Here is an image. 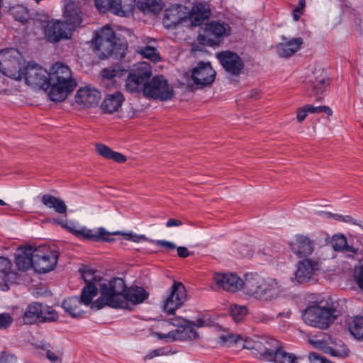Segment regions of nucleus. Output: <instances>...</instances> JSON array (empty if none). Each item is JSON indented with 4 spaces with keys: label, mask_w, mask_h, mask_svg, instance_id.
<instances>
[{
    "label": "nucleus",
    "mask_w": 363,
    "mask_h": 363,
    "mask_svg": "<svg viewBox=\"0 0 363 363\" xmlns=\"http://www.w3.org/2000/svg\"><path fill=\"white\" fill-rule=\"evenodd\" d=\"M339 303L329 297L326 300L313 302L304 310L302 317L308 325L327 329L342 314Z\"/></svg>",
    "instance_id": "f03ea898"
},
{
    "label": "nucleus",
    "mask_w": 363,
    "mask_h": 363,
    "mask_svg": "<svg viewBox=\"0 0 363 363\" xmlns=\"http://www.w3.org/2000/svg\"><path fill=\"white\" fill-rule=\"evenodd\" d=\"M48 81L50 87L49 97L55 102L64 101L77 86L70 68L60 62H57L52 66Z\"/></svg>",
    "instance_id": "7ed1b4c3"
},
{
    "label": "nucleus",
    "mask_w": 363,
    "mask_h": 363,
    "mask_svg": "<svg viewBox=\"0 0 363 363\" xmlns=\"http://www.w3.org/2000/svg\"><path fill=\"white\" fill-rule=\"evenodd\" d=\"M216 74L210 62H199L192 70L191 78L195 84L206 86L214 82Z\"/></svg>",
    "instance_id": "2eb2a0df"
},
{
    "label": "nucleus",
    "mask_w": 363,
    "mask_h": 363,
    "mask_svg": "<svg viewBox=\"0 0 363 363\" xmlns=\"http://www.w3.org/2000/svg\"><path fill=\"white\" fill-rule=\"evenodd\" d=\"M216 57L229 78H238L243 72L245 62L237 52L224 50L216 52Z\"/></svg>",
    "instance_id": "6e6552de"
},
{
    "label": "nucleus",
    "mask_w": 363,
    "mask_h": 363,
    "mask_svg": "<svg viewBox=\"0 0 363 363\" xmlns=\"http://www.w3.org/2000/svg\"><path fill=\"white\" fill-rule=\"evenodd\" d=\"M94 51L100 59L112 56L116 60L125 57L128 49L125 41L117 38L113 29L106 26L95 31Z\"/></svg>",
    "instance_id": "20e7f679"
},
{
    "label": "nucleus",
    "mask_w": 363,
    "mask_h": 363,
    "mask_svg": "<svg viewBox=\"0 0 363 363\" xmlns=\"http://www.w3.org/2000/svg\"><path fill=\"white\" fill-rule=\"evenodd\" d=\"M13 318L9 313L0 314V329L9 328L13 323Z\"/></svg>",
    "instance_id": "3c124183"
},
{
    "label": "nucleus",
    "mask_w": 363,
    "mask_h": 363,
    "mask_svg": "<svg viewBox=\"0 0 363 363\" xmlns=\"http://www.w3.org/2000/svg\"><path fill=\"white\" fill-rule=\"evenodd\" d=\"M65 23L73 30L82 22V12L78 3L68 0L63 8Z\"/></svg>",
    "instance_id": "a211bd4d"
},
{
    "label": "nucleus",
    "mask_w": 363,
    "mask_h": 363,
    "mask_svg": "<svg viewBox=\"0 0 363 363\" xmlns=\"http://www.w3.org/2000/svg\"><path fill=\"white\" fill-rule=\"evenodd\" d=\"M170 353V351L166 347H161L155 349L151 351L146 357L145 359H152L155 357L167 355Z\"/></svg>",
    "instance_id": "603ef678"
},
{
    "label": "nucleus",
    "mask_w": 363,
    "mask_h": 363,
    "mask_svg": "<svg viewBox=\"0 0 363 363\" xmlns=\"http://www.w3.org/2000/svg\"><path fill=\"white\" fill-rule=\"evenodd\" d=\"M220 342L223 344L232 345L235 344L241 339L240 335H235L233 334L223 335L219 337Z\"/></svg>",
    "instance_id": "8fccbe9b"
},
{
    "label": "nucleus",
    "mask_w": 363,
    "mask_h": 363,
    "mask_svg": "<svg viewBox=\"0 0 363 363\" xmlns=\"http://www.w3.org/2000/svg\"><path fill=\"white\" fill-rule=\"evenodd\" d=\"M99 289L100 296L92 304V308L97 310L106 306L113 308H128V302L137 305L149 297V293L141 286L126 289L123 279L118 277L101 284Z\"/></svg>",
    "instance_id": "f257e3e1"
},
{
    "label": "nucleus",
    "mask_w": 363,
    "mask_h": 363,
    "mask_svg": "<svg viewBox=\"0 0 363 363\" xmlns=\"http://www.w3.org/2000/svg\"><path fill=\"white\" fill-rule=\"evenodd\" d=\"M124 101L125 98L121 91L108 94L101 102V108L104 113L111 114L118 111Z\"/></svg>",
    "instance_id": "4be33fe9"
},
{
    "label": "nucleus",
    "mask_w": 363,
    "mask_h": 363,
    "mask_svg": "<svg viewBox=\"0 0 363 363\" xmlns=\"http://www.w3.org/2000/svg\"><path fill=\"white\" fill-rule=\"evenodd\" d=\"M43 33L46 40L50 43H57L62 40L71 38L72 30L62 20L52 19L43 25Z\"/></svg>",
    "instance_id": "f8f14e48"
},
{
    "label": "nucleus",
    "mask_w": 363,
    "mask_h": 363,
    "mask_svg": "<svg viewBox=\"0 0 363 363\" xmlns=\"http://www.w3.org/2000/svg\"><path fill=\"white\" fill-rule=\"evenodd\" d=\"M157 246L164 247L168 250H174L176 248V245L167 240H157L155 242Z\"/></svg>",
    "instance_id": "052dcab7"
},
{
    "label": "nucleus",
    "mask_w": 363,
    "mask_h": 363,
    "mask_svg": "<svg viewBox=\"0 0 363 363\" xmlns=\"http://www.w3.org/2000/svg\"><path fill=\"white\" fill-rule=\"evenodd\" d=\"M81 305L82 303L77 296L67 298L62 303V307L65 311L74 318L79 316L84 313Z\"/></svg>",
    "instance_id": "72a5a7b5"
},
{
    "label": "nucleus",
    "mask_w": 363,
    "mask_h": 363,
    "mask_svg": "<svg viewBox=\"0 0 363 363\" xmlns=\"http://www.w3.org/2000/svg\"><path fill=\"white\" fill-rule=\"evenodd\" d=\"M82 277L86 284H94V282L100 281V277L94 275V272L92 269L84 271L82 274Z\"/></svg>",
    "instance_id": "09e8293b"
},
{
    "label": "nucleus",
    "mask_w": 363,
    "mask_h": 363,
    "mask_svg": "<svg viewBox=\"0 0 363 363\" xmlns=\"http://www.w3.org/2000/svg\"><path fill=\"white\" fill-rule=\"evenodd\" d=\"M177 250L178 256L182 258L187 257L192 255V253H191L185 247H178Z\"/></svg>",
    "instance_id": "e2e57ef3"
},
{
    "label": "nucleus",
    "mask_w": 363,
    "mask_h": 363,
    "mask_svg": "<svg viewBox=\"0 0 363 363\" xmlns=\"http://www.w3.org/2000/svg\"><path fill=\"white\" fill-rule=\"evenodd\" d=\"M230 316L235 323H240L248 313V310L245 306H239L235 304L230 306Z\"/></svg>",
    "instance_id": "a19ab883"
},
{
    "label": "nucleus",
    "mask_w": 363,
    "mask_h": 363,
    "mask_svg": "<svg viewBox=\"0 0 363 363\" xmlns=\"http://www.w3.org/2000/svg\"><path fill=\"white\" fill-rule=\"evenodd\" d=\"M354 278L358 286L363 289V264L355 270Z\"/></svg>",
    "instance_id": "6e6d98bb"
},
{
    "label": "nucleus",
    "mask_w": 363,
    "mask_h": 363,
    "mask_svg": "<svg viewBox=\"0 0 363 363\" xmlns=\"http://www.w3.org/2000/svg\"><path fill=\"white\" fill-rule=\"evenodd\" d=\"M73 234L79 238L91 240L93 241L102 240L111 242L113 240V238H109V234L106 233L105 229L103 228H99L96 233H94L91 230L82 228L81 230H73Z\"/></svg>",
    "instance_id": "cd10ccee"
},
{
    "label": "nucleus",
    "mask_w": 363,
    "mask_h": 363,
    "mask_svg": "<svg viewBox=\"0 0 363 363\" xmlns=\"http://www.w3.org/2000/svg\"><path fill=\"white\" fill-rule=\"evenodd\" d=\"M174 90L162 75H157L147 82L144 96L147 98L167 101L172 98Z\"/></svg>",
    "instance_id": "9d476101"
},
{
    "label": "nucleus",
    "mask_w": 363,
    "mask_h": 363,
    "mask_svg": "<svg viewBox=\"0 0 363 363\" xmlns=\"http://www.w3.org/2000/svg\"><path fill=\"white\" fill-rule=\"evenodd\" d=\"M291 250L298 257H307L313 251V243L308 238L303 235H297L295 241L291 244Z\"/></svg>",
    "instance_id": "b1692460"
},
{
    "label": "nucleus",
    "mask_w": 363,
    "mask_h": 363,
    "mask_svg": "<svg viewBox=\"0 0 363 363\" xmlns=\"http://www.w3.org/2000/svg\"><path fill=\"white\" fill-rule=\"evenodd\" d=\"M23 56L14 48L0 51V71L9 78L21 80L23 78L21 65Z\"/></svg>",
    "instance_id": "423d86ee"
},
{
    "label": "nucleus",
    "mask_w": 363,
    "mask_h": 363,
    "mask_svg": "<svg viewBox=\"0 0 363 363\" xmlns=\"http://www.w3.org/2000/svg\"><path fill=\"white\" fill-rule=\"evenodd\" d=\"M11 13L16 21L24 22L28 18V11L26 7L16 5L10 9Z\"/></svg>",
    "instance_id": "37998d69"
},
{
    "label": "nucleus",
    "mask_w": 363,
    "mask_h": 363,
    "mask_svg": "<svg viewBox=\"0 0 363 363\" xmlns=\"http://www.w3.org/2000/svg\"><path fill=\"white\" fill-rule=\"evenodd\" d=\"M306 108H308V111H309L310 113H325L328 116H331L333 114L332 109L329 106H314L313 105L308 104L306 105Z\"/></svg>",
    "instance_id": "49530a36"
},
{
    "label": "nucleus",
    "mask_w": 363,
    "mask_h": 363,
    "mask_svg": "<svg viewBox=\"0 0 363 363\" xmlns=\"http://www.w3.org/2000/svg\"><path fill=\"white\" fill-rule=\"evenodd\" d=\"M152 74V68L148 63H139L129 72L125 79V90L129 93L143 92L144 94Z\"/></svg>",
    "instance_id": "39448f33"
},
{
    "label": "nucleus",
    "mask_w": 363,
    "mask_h": 363,
    "mask_svg": "<svg viewBox=\"0 0 363 363\" xmlns=\"http://www.w3.org/2000/svg\"><path fill=\"white\" fill-rule=\"evenodd\" d=\"M188 324H191L193 327L196 326L199 328L208 325V323H207L206 320L202 318H198L195 322L189 321L188 322Z\"/></svg>",
    "instance_id": "0e129e2a"
},
{
    "label": "nucleus",
    "mask_w": 363,
    "mask_h": 363,
    "mask_svg": "<svg viewBox=\"0 0 363 363\" xmlns=\"http://www.w3.org/2000/svg\"><path fill=\"white\" fill-rule=\"evenodd\" d=\"M311 363H330V361L316 352H312L309 355Z\"/></svg>",
    "instance_id": "13d9d810"
},
{
    "label": "nucleus",
    "mask_w": 363,
    "mask_h": 363,
    "mask_svg": "<svg viewBox=\"0 0 363 363\" xmlns=\"http://www.w3.org/2000/svg\"><path fill=\"white\" fill-rule=\"evenodd\" d=\"M213 279L220 288L228 291L235 292L242 287V280L235 274L218 273Z\"/></svg>",
    "instance_id": "6ab92c4d"
},
{
    "label": "nucleus",
    "mask_w": 363,
    "mask_h": 363,
    "mask_svg": "<svg viewBox=\"0 0 363 363\" xmlns=\"http://www.w3.org/2000/svg\"><path fill=\"white\" fill-rule=\"evenodd\" d=\"M46 357L52 363L56 362L59 359L58 356L51 350L46 352Z\"/></svg>",
    "instance_id": "338daca9"
},
{
    "label": "nucleus",
    "mask_w": 363,
    "mask_h": 363,
    "mask_svg": "<svg viewBox=\"0 0 363 363\" xmlns=\"http://www.w3.org/2000/svg\"><path fill=\"white\" fill-rule=\"evenodd\" d=\"M331 244L333 248L336 252L346 251L350 252L352 255H357L358 250L354 248L353 246L347 245V239L343 235H334L332 237Z\"/></svg>",
    "instance_id": "f704fd0d"
},
{
    "label": "nucleus",
    "mask_w": 363,
    "mask_h": 363,
    "mask_svg": "<svg viewBox=\"0 0 363 363\" xmlns=\"http://www.w3.org/2000/svg\"><path fill=\"white\" fill-rule=\"evenodd\" d=\"M34 250L31 247H26L16 255V264L21 271H26L30 267L34 269Z\"/></svg>",
    "instance_id": "bb28decb"
},
{
    "label": "nucleus",
    "mask_w": 363,
    "mask_h": 363,
    "mask_svg": "<svg viewBox=\"0 0 363 363\" xmlns=\"http://www.w3.org/2000/svg\"><path fill=\"white\" fill-rule=\"evenodd\" d=\"M156 336L160 340H194L199 337V333L191 324H186L184 327L172 330L167 333H156Z\"/></svg>",
    "instance_id": "f3484780"
},
{
    "label": "nucleus",
    "mask_w": 363,
    "mask_h": 363,
    "mask_svg": "<svg viewBox=\"0 0 363 363\" xmlns=\"http://www.w3.org/2000/svg\"><path fill=\"white\" fill-rule=\"evenodd\" d=\"M99 99L100 92L89 87L80 88L75 95L76 103L86 108L96 105Z\"/></svg>",
    "instance_id": "412c9836"
},
{
    "label": "nucleus",
    "mask_w": 363,
    "mask_h": 363,
    "mask_svg": "<svg viewBox=\"0 0 363 363\" xmlns=\"http://www.w3.org/2000/svg\"><path fill=\"white\" fill-rule=\"evenodd\" d=\"M187 294L184 285L174 281L170 293L164 301L163 309L167 314H173L186 301Z\"/></svg>",
    "instance_id": "ddd939ff"
},
{
    "label": "nucleus",
    "mask_w": 363,
    "mask_h": 363,
    "mask_svg": "<svg viewBox=\"0 0 363 363\" xmlns=\"http://www.w3.org/2000/svg\"><path fill=\"white\" fill-rule=\"evenodd\" d=\"M41 201L47 208H53L57 213L64 214L67 213V206L64 201L60 198L51 194H44L41 198Z\"/></svg>",
    "instance_id": "7c9ffc66"
},
{
    "label": "nucleus",
    "mask_w": 363,
    "mask_h": 363,
    "mask_svg": "<svg viewBox=\"0 0 363 363\" xmlns=\"http://www.w3.org/2000/svg\"><path fill=\"white\" fill-rule=\"evenodd\" d=\"M302 44L303 39L300 37L281 43L277 47L278 55L285 58L290 57L301 48Z\"/></svg>",
    "instance_id": "c756f323"
},
{
    "label": "nucleus",
    "mask_w": 363,
    "mask_h": 363,
    "mask_svg": "<svg viewBox=\"0 0 363 363\" xmlns=\"http://www.w3.org/2000/svg\"><path fill=\"white\" fill-rule=\"evenodd\" d=\"M11 263L8 258L0 257V274H6L9 272Z\"/></svg>",
    "instance_id": "864d4df0"
},
{
    "label": "nucleus",
    "mask_w": 363,
    "mask_h": 363,
    "mask_svg": "<svg viewBox=\"0 0 363 363\" xmlns=\"http://www.w3.org/2000/svg\"><path fill=\"white\" fill-rule=\"evenodd\" d=\"M182 224V222L180 220L170 218L167 220L166 223V226L168 228L173 226H179Z\"/></svg>",
    "instance_id": "774afa93"
},
{
    "label": "nucleus",
    "mask_w": 363,
    "mask_h": 363,
    "mask_svg": "<svg viewBox=\"0 0 363 363\" xmlns=\"http://www.w3.org/2000/svg\"><path fill=\"white\" fill-rule=\"evenodd\" d=\"M230 26L224 22L212 21L209 23L207 32L208 35H212L219 39L230 34Z\"/></svg>",
    "instance_id": "473e14b6"
},
{
    "label": "nucleus",
    "mask_w": 363,
    "mask_h": 363,
    "mask_svg": "<svg viewBox=\"0 0 363 363\" xmlns=\"http://www.w3.org/2000/svg\"><path fill=\"white\" fill-rule=\"evenodd\" d=\"M139 8L145 13L157 14L162 9L161 0H139Z\"/></svg>",
    "instance_id": "4c0bfd02"
},
{
    "label": "nucleus",
    "mask_w": 363,
    "mask_h": 363,
    "mask_svg": "<svg viewBox=\"0 0 363 363\" xmlns=\"http://www.w3.org/2000/svg\"><path fill=\"white\" fill-rule=\"evenodd\" d=\"M187 8L180 4H176L166 9L162 19L165 28H175L179 23L188 20Z\"/></svg>",
    "instance_id": "dca6fc26"
},
{
    "label": "nucleus",
    "mask_w": 363,
    "mask_h": 363,
    "mask_svg": "<svg viewBox=\"0 0 363 363\" xmlns=\"http://www.w3.org/2000/svg\"><path fill=\"white\" fill-rule=\"evenodd\" d=\"M320 269L318 261L311 259H304L298 262L297 269L294 273V279L298 284H303L313 279L317 272ZM294 281V278H291Z\"/></svg>",
    "instance_id": "4468645a"
},
{
    "label": "nucleus",
    "mask_w": 363,
    "mask_h": 363,
    "mask_svg": "<svg viewBox=\"0 0 363 363\" xmlns=\"http://www.w3.org/2000/svg\"><path fill=\"white\" fill-rule=\"evenodd\" d=\"M123 72L119 68H107L102 70V77L105 79H113L116 77H120Z\"/></svg>",
    "instance_id": "a18cd8bd"
},
{
    "label": "nucleus",
    "mask_w": 363,
    "mask_h": 363,
    "mask_svg": "<svg viewBox=\"0 0 363 363\" xmlns=\"http://www.w3.org/2000/svg\"><path fill=\"white\" fill-rule=\"evenodd\" d=\"M279 294V289L277 281L274 280L266 281L263 279V283L255 296L256 298L262 301H270L276 298Z\"/></svg>",
    "instance_id": "393cba45"
},
{
    "label": "nucleus",
    "mask_w": 363,
    "mask_h": 363,
    "mask_svg": "<svg viewBox=\"0 0 363 363\" xmlns=\"http://www.w3.org/2000/svg\"><path fill=\"white\" fill-rule=\"evenodd\" d=\"M16 357L11 353L3 352L0 354V363H16Z\"/></svg>",
    "instance_id": "4d7b16f0"
},
{
    "label": "nucleus",
    "mask_w": 363,
    "mask_h": 363,
    "mask_svg": "<svg viewBox=\"0 0 363 363\" xmlns=\"http://www.w3.org/2000/svg\"><path fill=\"white\" fill-rule=\"evenodd\" d=\"M98 289L94 284H87L82 290L80 298H79L82 303L89 306L91 303L93 298L97 295ZM92 309H94L91 307ZM96 310V308H94Z\"/></svg>",
    "instance_id": "58836bf2"
},
{
    "label": "nucleus",
    "mask_w": 363,
    "mask_h": 363,
    "mask_svg": "<svg viewBox=\"0 0 363 363\" xmlns=\"http://www.w3.org/2000/svg\"><path fill=\"white\" fill-rule=\"evenodd\" d=\"M138 52L143 55V57L149 59L153 62H158L161 57L157 49L153 46H145L141 47L138 50Z\"/></svg>",
    "instance_id": "79ce46f5"
},
{
    "label": "nucleus",
    "mask_w": 363,
    "mask_h": 363,
    "mask_svg": "<svg viewBox=\"0 0 363 363\" xmlns=\"http://www.w3.org/2000/svg\"><path fill=\"white\" fill-rule=\"evenodd\" d=\"M167 322L169 324H172L174 326H177L178 328H181L182 327H184L186 324H188V322H189V320L182 318L180 317H177L175 318L167 320Z\"/></svg>",
    "instance_id": "bf43d9fd"
},
{
    "label": "nucleus",
    "mask_w": 363,
    "mask_h": 363,
    "mask_svg": "<svg viewBox=\"0 0 363 363\" xmlns=\"http://www.w3.org/2000/svg\"><path fill=\"white\" fill-rule=\"evenodd\" d=\"M325 352L333 357L345 358L348 357L350 350L346 346L341 345L338 348L334 347H328L325 348Z\"/></svg>",
    "instance_id": "c03bdc74"
},
{
    "label": "nucleus",
    "mask_w": 363,
    "mask_h": 363,
    "mask_svg": "<svg viewBox=\"0 0 363 363\" xmlns=\"http://www.w3.org/2000/svg\"><path fill=\"white\" fill-rule=\"evenodd\" d=\"M59 253L47 245L34 249V269L38 273H47L55 267Z\"/></svg>",
    "instance_id": "1a4fd4ad"
},
{
    "label": "nucleus",
    "mask_w": 363,
    "mask_h": 363,
    "mask_svg": "<svg viewBox=\"0 0 363 363\" xmlns=\"http://www.w3.org/2000/svg\"><path fill=\"white\" fill-rule=\"evenodd\" d=\"M211 15L209 5L205 2L196 4L191 11H187V18L194 26H201Z\"/></svg>",
    "instance_id": "aec40b11"
},
{
    "label": "nucleus",
    "mask_w": 363,
    "mask_h": 363,
    "mask_svg": "<svg viewBox=\"0 0 363 363\" xmlns=\"http://www.w3.org/2000/svg\"><path fill=\"white\" fill-rule=\"evenodd\" d=\"M57 318V313L51 307L34 302L26 308L23 320L26 324H33L36 322H52Z\"/></svg>",
    "instance_id": "0eeeda50"
},
{
    "label": "nucleus",
    "mask_w": 363,
    "mask_h": 363,
    "mask_svg": "<svg viewBox=\"0 0 363 363\" xmlns=\"http://www.w3.org/2000/svg\"><path fill=\"white\" fill-rule=\"evenodd\" d=\"M136 0H110L111 13L119 16H129L133 13Z\"/></svg>",
    "instance_id": "a878e982"
},
{
    "label": "nucleus",
    "mask_w": 363,
    "mask_h": 363,
    "mask_svg": "<svg viewBox=\"0 0 363 363\" xmlns=\"http://www.w3.org/2000/svg\"><path fill=\"white\" fill-rule=\"evenodd\" d=\"M328 85V79L325 77L320 76V77L315 78V81H310L308 89H311L315 95H318L325 91Z\"/></svg>",
    "instance_id": "ea45409f"
},
{
    "label": "nucleus",
    "mask_w": 363,
    "mask_h": 363,
    "mask_svg": "<svg viewBox=\"0 0 363 363\" xmlns=\"http://www.w3.org/2000/svg\"><path fill=\"white\" fill-rule=\"evenodd\" d=\"M305 7L306 2L298 1V5L293 9V18L295 21H298L300 19Z\"/></svg>",
    "instance_id": "5fc2aeb1"
},
{
    "label": "nucleus",
    "mask_w": 363,
    "mask_h": 363,
    "mask_svg": "<svg viewBox=\"0 0 363 363\" xmlns=\"http://www.w3.org/2000/svg\"><path fill=\"white\" fill-rule=\"evenodd\" d=\"M22 73L23 78L28 85L42 89L49 88V72L36 63L28 62Z\"/></svg>",
    "instance_id": "9b49d317"
},
{
    "label": "nucleus",
    "mask_w": 363,
    "mask_h": 363,
    "mask_svg": "<svg viewBox=\"0 0 363 363\" xmlns=\"http://www.w3.org/2000/svg\"><path fill=\"white\" fill-rule=\"evenodd\" d=\"M94 4L97 10L100 13L111 12L110 0H94Z\"/></svg>",
    "instance_id": "de8ad7c7"
},
{
    "label": "nucleus",
    "mask_w": 363,
    "mask_h": 363,
    "mask_svg": "<svg viewBox=\"0 0 363 363\" xmlns=\"http://www.w3.org/2000/svg\"><path fill=\"white\" fill-rule=\"evenodd\" d=\"M267 361L275 363H297V357L294 354L286 352L280 345L272 354L268 355Z\"/></svg>",
    "instance_id": "2f4dec72"
},
{
    "label": "nucleus",
    "mask_w": 363,
    "mask_h": 363,
    "mask_svg": "<svg viewBox=\"0 0 363 363\" xmlns=\"http://www.w3.org/2000/svg\"><path fill=\"white\" fill-rule=\"evenodd\" d=\"M309 111H308L306 106L298 109L296 115L297 121L298 122H302L303 121H304Z\"/></svg>",
    "instance_id": "680f3d73"
},
{
    "label": "nucleus",
    "mask_w": 363,
    "mask_h": 363,
    "mask_svg": "<svg viewBox=\"0 0 363 363\" xmlns=\"http://www.w3.org/2000/svg\"><path fill=\"white\" fill-rule=\"evenodd\" d=\"M350 334L358 340H363V316H355L348 323Z\"/></svg>",
    "instance_id": "e433bc0d"
},
{
    "label": "nucleus",
    "mask_w": 363,
    "mask_h": 363,
    "mask_svg": "<svg viewBox=\"0 0 363 363\" xmlns=\"http://www.w3.org/2000/svg\"><path fill=\"white\" fill-rule=\"evenodd\" d=\"M280 342L270 337L262 336L255 342L254 348L257 350L259 354L265 359H268V355L272 354L279 346Z\"/></svg>",
    "instance_id": "5701e85b"
},
{
    "label": "nucleus",
    "mask_w": 363,
    "mask_h": 363,
    "mask_svg": "<svg viewBox=\"0 0 363 363\" xmlns=\"http://www.w3.org/2000/svg\"><path fill=\"white\" fill-rule=\"evenodd\" d=\"M96 150L98 154L106 159H111L118 163H123L126 161V157L123 154L115 152L109 147L104 144H97L96 145Z\"/></svg>",
    "instance_id": "c9c22d12"
},
{
    "label": "nucleus",
    "mask_w": 363,
    "mask_h": 363,
    "mask_svg": "<svg viewBox=\"0 0 363 363\" xmlns=\"http://www.w3.org/2000/svg\"><path fill=\"white\" fill-rule=\"evenodd\" d=\"M257 320L263 323H268L274 319L273 315H268L266 314H260L257 316Z\"/></svg>",
    "instance_id": "69168bd1"
},
{
    "label": "nucleus",
    "mask_w": 363,
    "mask_h": 363,
    "mask_svg": "<svg viewBox=\"0 0 363 363\" xmlns=\"http://www.w3.org/2000/svg\"><path fill=\"white\" fill-rule=\"evenodd\" d=\"M263 278L257 274H247L245 279L242 280V287L246 294L255 298L261 284L263 283Z\"/></svg>",
    "instance_id": "c85d7f7f"
}]
</instances>
